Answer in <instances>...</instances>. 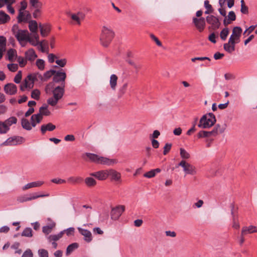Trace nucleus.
Wrapping results in <instances>:
<instances>
[{
  "instance_id": "nucleus-18",
  "label": "nucleus",
  "mask_w": 257,
  "mask_h": 257,
  "mask_svg": "<svg viewBox=\"0 0 257 257\" xmlns=\"http://www.w3.org/2000/svg\"><path fill=\"white\" fill-rule=\"evenodd\" d=\"M257 232V226L250 225L248 227L244 226L241 230V235L244 236L247 234Z\"/></svg>"
},
{
  "instance_id": "nucleus-56",
  "label": "nucleus",
  "mask_w": 257,
  "mask_h": 257,
  "mask_svg": "<svg viewBox=\"0 0 257 257\" xmlns=\"http://www.w3.org/2000/svg\"><path fill=\"white\" fill-rule=\"evenodd\" d=\"M8 68L12 72H15L18 69V66L17 64H9L8 65Z\"/></svg>"
},
{
  "instance_id": "nucleus-36",
  "label": "nucleus",
  "mask_w": 257,
  "mask_h": 257,
  "mask_svg": "<svg viewBox=\"0 0 257 257\" xmlns=\"http://www.w3.org/2000/svg\"><path fill=\"white\" fill-rule=\"evenodd\" d=\"M17 200L20 203H24L25 202L31 201V199L30 196V194H27L19 196L17 198Z\"/></svg>"
},
{
  "instance_id": "nucleus-31",
  "label": "nucleus",
  "mask_w": 257,
  "mask_h": 257,
  "mask_svg": "<svg viewBox=\"0 0 257 257\" xmlns=\"http://www.w3.org/2000/svg\"><path fill=\"white\" fill-rule=\"evenodd\" d=\"M21 125L24 129H25L27 131H30L32 130V126L31 123L29 121L25 118H23L21 119Z\"/></svg>"
},
{
  "instance_id": "nucleus-55",
  "label": "nucleus",
  "mask_w": 257,
  "mask_h": 257,
  "mask_svg": "<svg viewBox=\"0 0 257 257\" xmlns=\"http://www.w3.org/2000/svg\"><path fill=\"white\" fill-rule=\"evenodd\" d=\"M22 79V72L19 71L15 76L14 81L16 83H20Z\"/></svg>"
},
{
  "instance_id": "nucleus-45",
  "label": "nucleus",
  "mask_w": 257,
  "mask_h": 257,
  "mask_svg": "<svg viewBox=\"0 0 257 257\" xmlns=\"http://www.w3.org/2000/svg\"><path fill=\"white\" fill-rule=\"evenodd\" d=\"M17 61L21 67H24L27 63L26 58L21 56H19L17 58Z\"/></svg>"
},
{
  "instance_id": "nucleus-26",
  "label": "nucleus",
  "mask_w": 257,
  "mask_h": 257,
  "mask_svg": "<svg viewBox=\"0 0 257 257\" xmlns=\"http://www.w3.org/2000/svg\"><path fill=\"white\" fill-rule=\"evenodd\" d=\"M117 79L118 77L115 74H112L110 75L109 84L110 88L113 90H115L116 89Z\"/></svg>"
},
{
  "instance_id": "nucleus-57",
  "label": "nucleus",
  "mask_w": 257,
  "mask_h": 257,
  "mask_svg": "<svg viewBox=\"0 0 257 257\" xmlns=\"http://www.w3.org/2000/svg\"><path fill=\"white\" fill-rule=\"evenodd\" d=\"M27 41L29 42L32 45H33L34 46H36L37 45H39V44H40V42L39 41H37L36 40L32 38H31L30 35H29Z\"/></svg>"
},
{
  "instance_id": "nucleus-11",
  "label": "nucleus",
  "mask_w": 257,
  "mask_h": 257,
  "mask_svg": "<svg viewBox=\"0 0 257 257\" xmlns=\"http://www.w3.org/2000/svg\"><path fill=\"white\" fill-rule=\"evenodd\" d=\"M125 207L123 205H119L111 210L110 215L113 220L119 218L122 212L124 211Z\"/></svg>"
},
{
  "instance_id": "nucleus-21",
  "label": "nucleus",
  "mask_w": 257,
  "mask_h": 257,
  "mask_svg": "<svg viewBox=\"0 0 257 257\" xmlns=\"http://www.w3.org/2000/svg\"><path fill=\"white\" fill-rule=\"evenodd\" d=\"M39 27L40 29L41 35L42 37H46L50 32V26L48 24H39Z\"/></svg>"
},
{
  "instance_id": "nucleus-13",
  "label": "nucleus",
  "mask_w": 257,
  "mask_h": 257,
  "mask_svg": "<svg viewBox=\"0 0 257 257\" xmlns=\"http://www.w3.org/2000/svg\"><path fill=\"white\" fill-rule=\"evenodd\" d=\"M15 3V0H0V8L6 5L8 12L11 14H14L15 11L12 5Z\"/></svg>"
},
{
  "instance_id": "nucleus-39",
  "label": "nucleus",
  "mask_w": 257,
  "mask_h": 257,
  "mask_svg": "<svg viewBox=\"0 0 257 257\" xmlns=\"http://www.w3.org/2000/svg\"><path fill=\"white\" fill-rule=\"evenodd\" d=\"M85 183L88 187H92L96 184V181L92 177H87L85 179Z\"/></svg>"
},
{
  "instance_id": "nucleus-23",
  "label": "nucleus",
  "mask_w": 257,
  "mask_h": 257,
  "mask_svg": "<svg viewBox=\"0 0 257 257\" xmlns=\"http://www.w3.org/2000/svg\"><path fill=\"white\" fill-rule=\"evenodd\" d=\"M108 176H110L111 179L116 181H119L121 178L120 173L113 169L108 170Z\"/></svg>"
},
{
  "instance_id": "nucleus-43",
  "label": "nucleus",
  "mask_w": 257,
  "mask_h": 257,
  "mask_svg": "<svg viewBox=\"0 0 257 257\" xmlns=\"http://www.w3.org/2000/svg\"><path fill=\"white\" fill-rule=\"evenodd\" d=\"M40 91L37 89H35L33 90L31 92V97L36 100H39L40 96Z\"/></svg>"
},
{
  "instance_id": "nucleus-27",
  "label": "nucleus",
  "mask_w": 257,
  "mask_h": 257,
  "mask_svg": "<svg viewBox=\"0 0 257 257\" xmlns=\"http://www.w3.org/2000/svg\"><path fill=\"white\" fill-rule=\"evenodd\" d=\"M56 225V223L54 222H53L52 223H51V224H50L49 225H46V226H44L42 228V231L44 233H45V234H49V233H50L53 228L55 227Z\"/></svg>"
},
{
  "instance_id": "nucleus-47",
  "label": "nucleus",
  "mask_w": 257,
  "mask_h": 257,
  "mask_svg": "<svg viewBox=\"0 0 257 257\" xmlns=\"http://www.w3.org/2000/svg\"><path fill=\"white\" fill-rule=\"evenodd\" d=\"M241 9L240 11L242 14H247L248 13V7L245 5L244 0H241Z\"/></svg>"
},
{
  "instance_id": "nucleus-49",
  "label": "nucleus",
  "mask_w": 257,
  "mask_h": 257,
  "mask_svg": "<svg viewBox=\"0 0 257 257\" xmlns=\"http://www.w3.org/2000/svg\"><path fill=\"white\" fill-rule=\"evenodd\" d=\"M49 196V194L38 195V194H37V193L30 194V196L31 197V200L37 199L40 197H47Z\"/></svg>"
},
{
  "instance_id": "nucleus-7",
  "label": "nucleus",
  "mask_w": 257,
  "mask_h": 257,
  "mask_svg": "<svg viewBox=\"0 0 257 257\" xmlns=\"http://www.w3.org/2000/svg\"><path fill=\"white\" fill-rule=\"evenodd\" d=\"M25 142V139L20 136H13L9 138L4 142L2 146H16L23 144Z\"/></svg>"
},
{
  "instance_id": "nucleus-58",
  "label": "nucleus",
  "mask_w": 257,
  "mask_h": 257,
  "mask_svg": "<svg viewBox=\"0 0 257 257\" xmlns=\"http://www.w3.org/2000/svg\"><path fill=\"white\" fill-rule=\"evenodd\" d=\"M172 144L166 143L164 147L163 154L166 155L171 150Z\"/></svg>"
},
{
  "instance_id": "nucleus-46",
  "label": "nucleus",
  "mask_w": 257,
  "mask_h": 257,
  "mask_svg": "<svg viewBox=\"0 0 257 257\" xmlns=\"http://www.w3.org/2000/svg\"><path fill=\"white\" fill-rule=\"evenodd\" d=\"M36 64L40 70H44L45 68V61L43 59H38L36 61Z\"/></svg>"
},
{
  "instance_id": "nucleus-20",
  "label": "nucleus",
  "mask_w": 257,
  "mask_h": 257,
  "mask_svg": "<svg viewBox=\"0 0 257 257\" xmlns=\"http://www.w3.org/2000/svg\"><path fill=\"white\" fill-rule=\"evenodd\" d=\"M85 15L81 12H78L76 14H71V18L72 20L75 21L76 24L79 25L81 24V19H83Z\"/></svg>"
},
{
  "instance_id": "nucleus-50",
  "label": "nucleus",
  "mask_w": 257,
  "mask_h": 257,
  "mask_svg": "<svg viewBox=\"0 0 257 257\" xmlns=\"http://www.w3.org/2000/svg\"><path fill=\"white\" fill-rule=\"evenodd\" d=\"M42 8H35V11L33 13V16L35 19L39 18L41 15Z\"/></svg>"
},
{
  "instance_id": "nucleus-22",
  "label": "nucleus",
  "mask_w": 257,
  "mask_h": 257,
  "mask_svg": "<svg viewBox=\"0 0 257 257\" xmlns=\"http://www.w3.org/2000/svg\"><path fill=\"white\" fill-rule=\"evenodd\" d=\"M56 128V126L51 122L46 124H43L41 126V132L43 135L45 134L47 131H53Z\"/></svg>"
},
{
  "instance_id": "nucleus-5",
  "label": "nucleus",
  "mask_w": 257,
  "mask_h": 257,
  "mask_svg": "<svg viewBox=\"0 0 257 257\" xmlns=\"http://www.w3.org/2000/svg\"><path fill=\"white\" fill-rule=\"evenodd\" d=\"M114 33L110 29L104 26L102 28L100 41L101 45L105 47L108 46L114 37Z\"/></svg>"
},
{
  "instance_id": "nucleus-62",
  "label": "nucleus",
  "mask_w": 257,
  "mask_h": 257,
  "mask_svg": "<svg viewBox=\"0 0 257 257\" xmlns=\"http://www.w3.org/2000/svg\"><path fill=\"white\" fill-rule=\"evenodd\" d=\"M56 63L59 65L60 67H64L65 65L66 64L67 61L65 59H60V60H57L55 61Z\"/></svg>"
},
{
  "instance_id": "nucleus-48",
  "label": "nucleus",
  "mask_w": 257,
  "mask_h": 257,
  "mask_svg": "<svg viewBox=\"0 0 257 257\" xmlns=\"http://www.w3.org/2000/svg\"><path fill=\"white\" fill-rule=\"evenodd\" d=\"M67 181L71 183H77L82 181L81 177H70L68 178Z\"/></svg>"
},
{
  "instance_id": "nucleus-59",
  "label": "nucleus",
  "mask_w": 257,
  "mask_h": 257,
  "mask_svg": "<svg viewBox=\"0 0 257 257\" xmlns=\"http://www.w3.org/2000/svg\"><path fill=\"white\" fill-rule=\"evenodd\" d=\"M227 18L228 19L231 21H235L236 19V15L235 13L233 11L229 12L227 17Z\"/></svg>"
},
{
  "instance_id": "nucleus-12",
  "label": "nucleus",
  "mask_w": 257,
  "mask_h": 257,
  "mask_svg": "<svg viewBox=\"0 0 257 257\" xmlns=\"http://www.w3.org/2000/svg\"><path fill=\"white\" fill-rule=\"evenodd\" d=\"M193 23L197 29L200 32H202L205 27V19L203 17L199 18H193Z\"/></svg>"
},
{
  "instance_id": "nucleus-28",
  "label": "nucleus",
  "mask_w": 257,
  "mask_h": 257,
  "mask_svg": "<svg viewBox=\"0 0 257 257\" xmlns=\"http://www.w3.org/2000/svg\"><path fill=\"white\" fill-rule=\"evenodd\" d=\"M56 72V71L55 70H50L44 73L43 77H42L41 75H39V77H40L42 80L46 81L50 78L52 75L54 76Z\"/></svg>"
},
{
  "instance_id": "nucleus-40",
  "label": "nucleus",
  "mask_w": 257,
  "mask_h": 257,
  "mask_svg": "<svg viewBox=\"0 0 257 257\" xmlns=\"http://www.w3.org/2000/svg\"><path fill=\"white\" fill-rule=\"evenodd\" d=\"M180 154L182 159H189L190 158V154L187 152L184 148H181L180 149Z\"/></svg>"
},
{
  "instance_id": "nucleus-54",
  "label": "nucleus",
  "mask_w": 257,
  "mask_h": 257,
  "mask_svg": "<svg viewBox=\"0 0 257 257\" xmlns=\"http://www.w3.org/2000/svg\"><path fill=\"white\" fill-rule=\"evenodd\" d=\"M38 254L39 257H49L48 252L45 249H40L38 250Z\"/></svg>"
},
{
  "instance_id": "nucleus-4",
  "label": "nucleus",
  "mask_w": 257,
  "mask_h": 257,
  "mask_svg": "<svg viewBox=\"0 0 257 257\" xmlns=\"http://www.w3.org/2000/svg\"><path fill=\"white\" fill-rule=\"evenodd\" d=\"M215 116L212 113L203 115L200 118L198 126L201 128H208L213 126L216 122Z\"/></svg>"
},
{
  "instance_id": "nucleus-19",
  "label": "nucleus",
  "mask_w": 257,
  "mask_h": 257,
  "mask_svg": "<svg viewBox=\"0 0 257 257\" xmlns=\"http://www.w3.org/2000/svg\"><path fill=\"white\" fill-rule=\"evenodd\" d=\"M25 56L27 61H30L31 62L34 61L37 57V55L35 51L32 48L29 49L25 53Z\"/></svg>"
},
{
  "instance_id": "nucleus-42",
  "label": "nucleus",
  "mask_w": 257,
  "mask_h": 257,
  "mask_svg": "<svg viewBox=\"0 0 257 257\" xmlns=\"http://www.w3.org/2000/svg\"><path fill=\"white\" fill-rule=\"evenodd\" d=\"M30 4L33 9L42 8L43 4L40 0L34 1L30 2Z\"/></svg>"
},
{
  "instance_id": "nucleus-61",
  "label": "nucleus",
  "mask_w": 257,
  "mask_h": 257,
  "mask_svg": "<svg viewBox=\"0 0 257 257\" xmlns=\"http://www.w3.org/2000/svg\"><path fill=\"white\" fill-rule=\"evenodd\" d=\"M22 257H33V253L30 249H27L23 253Z\"/></svg>"
},
{
  "instance_id": "nucleus-60",
  "label": "nucleus",
  "mask_w": 257,
  "mask_h": 257,
  "mask_svg": "<svg viewBox=\"0 0 257 257\" xmlns=\"http://www.w3.org/2000/svg\"><path fill=\"white\" fill-rule=\"evenodd\" d=\"M24 11L19 10V15L17 17L18 22L21 23L24 21H25V19L24 18V14L23 12Z\"/></svg>"
},
{
  "instance_id": "nucleus-14",
  "label": "nucleus",
  "mask_w": 257,
  "mask_h": 257,
  "mask_svg": "<svg viewBox=\"0 0 257 257\" xmlns=\"http://www.w3.org/2000/svg\"><path fill=\"white\" fill-rule=\"evenodd\" d=\"M4 91L7 94L12 95L15 94L17 92V87L13 83H8L4 86Z\"/></svg>"
},
{
  "instance_id": "nucleus-51",
  "label": "nucleus",
  "mask_w": 257,
  "mask_h": 257,
  "mask_svg": "<svg viewBox=\"0 0 257 257\" xmlns=\"http://www.w3.org/2000/svg\"><path fill=\"white\" fill-rule=\"evenodd\" d=\"M33 118H35L36 122L39 123L41 121L43 117L42 115L40 113H39L38 114L32 115L31 116V119H33Z\"/></svg>"
},
{
  "instance_id": "nucleus-8",
  "label": "nucleus",
  "mask_w": 257,
  "mask_h": 257,
  "mask_svg": "<svg viewBox=\"0 0 257 257\" xmlns=\"http://www.w3.org/2000/svg\"><path fill=\"white\" fill-rule=\"evenodd\" d=\"M37 74H30L25 78L24 83L21 85L20 89L24 91L25 88H32L35 80H37Z\"/></svg>"
},
{
  "instance_id": "nucleus-10",
  "label": "nucleus",
  "mask_w": 257,
  "mask_h": 257,
  "mask_svg": "<svg viewBox=\"0 0 257 257\" xmlns=\"http://www.w3.org/2000/svg\"><path fill=\"white\" fill-rule=\"evenodd\" d=\"M207 23L210 25L211 28L214 30L218 29L220 26L219 19L213 15H209L206 18Z\"/></svg>"
},
{
  "instance_id": "nucleus-6",
  "label": "nucleus",
  "mask_w": 257,
  "mask_h": 257,
  "mask_svg": "<svg viewBox=\"0 0 257 257\" xmlns=\"http://www.w3.org/2000/svg\"><path fill=\"white\" fill-rule=\"evenodd\" d=\"M12 31L19 42L27 41L30 35L28 30L19 29L17 25L13 26Z\"/></svg>"
},
{
  "instance_id": "nucleus-53",
  "label": "nucleus",
  "mask_w": 257,
  "mask_h": 257,
  "mask_svg": "<svg viewBox=\"0 0 257 257\" xmlns=\"http://www.w3.org/2000/svg\"><path fill=\"white\" fill-rule=\"evenodd\" d=\"M127 87V83H125L123 84L122 86V87L119 89L118 91V94L120 97H121L122 95H123L126 90V88Z\"/></svg>"
},
{
  "instance_id": "nucleus-25",
  "label": "nucleus",
  "mask_w": 257,
  "mask_h": 257,
  "mask_svg": "<svg viewBox=\"0 0 257 257\" xmlns=\"http://www.w3.org/2000/svg\"><path fill=\"white\" fill-rule=\"evenodd\" d=\"M64 232L65 230H63L57 234L50 235L47 236V239L49 242H51L52 241L56 242L62 237L63 234L64 233Z\"/></svg>"
},
{
  "instance_id": "nucleus-38",
  "label": "nucleus",
  "mask_w": 257,
  "mask_h": 257,
  "mask_svg": "<svg viewBox=\"0 0 257 257\" xmlns=\"http://www.w3.org/2000/svg\"><path fill=\"white\" fill-rule=\"evenodd\" d=\"M78 247V244L77 243H73L69 245L68 246L66 249V254L67 255H69L71 252H72L74 250L77 248Z\"/></svg>"
},
{
  "instance_id": "nucleus-15",
  "label": "nucleus",
  "mask_w": 257,
  "mask_h": 257,
  "mask_svg": "<svg viewBox=\"0 0 257 257\" xmlns=\"http://www.w3.org/2000/svg\"><path fill=\"white\" fill-rule=\"evenodd\" d=\"M90 175L95 177L99 180H104L108 177V170L91 173L90 174Z\"/></svg>"
},
{
  "instance_id": "nucleus-34",
  "label": "nucleus",
  "mask_w": 257,
  "mask_h": 257,
  "mask_svg": "<svg viewBox=\"0 0 257 257\" xmlns=\"http://www.w3.org/2000/svg\"><path fill=\"white\" fill-rule=\"evenodd\" d=\"M10 16L5 13L4 11L0 12V23L4 24L9 21Z\"/></svg>"
},
{
  "instance_id": "nucleus-32",
  "label": "nucleus",
  "mask_w": 257,
  "mask_h": 257,
  "mask_svg": "<svg viewBox=\"0 0 257 257\" xmlns=\"http://www.w3.org/2000/svg\"><path fill=\"white\" fill-rule=\"evenodd\" d=\"M29 28L32 33L37 32L38 24L36 21L31 20L29 22Z\"/></svg>"
},
{
  "instance_id": "nucleus-3",
  "label": "nucleus",
  "mask_w": 257,
  "mask_h": 257,
  "mask_svg": "<svg viewBox=\"0 0 257 257\" xmlns=\"http://www.w3.org/2000/svg\"><path fill=\"white\" fill-rule=\"evenodd\" d=\"M85 155L91 162L95 163L110 166L117 163V161L115 159H110L107 158L100 157L94 154L87 153Z\"/></svg>"
},
{
  "instance_id": "nucleus-24",
  "label": "nucleus",
  "mask_w": 257,
  "mask_h": 257,
  "mask_svg": "<svg viewBox=\"0 0 257 257\" xmlns=\"http://www.w3.org/2000/svg\"><path fill=\"white\" fill-rule=\"evenodd\" d=\"M42 181H37L29 183L24 186L22 188L23 190H26L31 188L40 187L43 184Z\"/></svg>"
},
{
  "instance_id": "nucleus-64",
  "label": "nucleus",
  "mask_w": 257,
  "mask_h": 257,
  "mask_svg": "<svg viewBox=\"0 0 257 257\" xmlns=\"http://www.w3.org/2000/svg\"><path fill=\"white\" fill-rule=\"evenodd\" d=\"M224 78L226 80H231L235 79V76L230 73H227L224 74Z\"/></svg>"
},
{
  "instance_id": "nucleus-44",
  "label": "nucleus",
  "mask_w": 257,
  "mask_h": 257,
  "mask_svg": "<svg viewBox=\"0 0 257 257\" xmlns=\"http://www.w3.org/2000/svg\"><path fill=\"white\" fill-rule=\"evenodd\" d=\"M16 54V51L15 50H14L13 49H11L9 50L7 52V55H8L9 60L11 61H13Z\"/></svg>"
},
{
  "instance_id": "nucleus-37",
  "label": "nucleus",
  "mask_w": 257,
  "mask_h": 257,
  "mask_svg": "<svg viewBox=\"0 0 257 257\" xmlns=\"http://www.w3.org/2000/svg\"><path fill=\"white\" fill-rule=\"evenodd\" d=\"M229 30L228 28H223L220 33V37L222 40L225 41L226 40L227 36L229 34Z\"/></svg>"
},
{
  "instance_id": "nucleus-29",
  "label": "nucleus",
  "mask_w": 257,
  "mask_h": 257,
  "mask_svg": "<svg viewBox=\"0 0 257 257\" xmlns=\"http://www.w3.org/2000/svg\"><path fill=\"white\" fill-rule=\"evenodd\" d=\"M213 133H214L213 131H200L198 135V138H208L210 137L211 136H214Z\"/></svg>"
},
{
  "instance_id": "nucleus-33",
  "label": "nucleus",
  "mask_w": 257,
  "mask_h": 257,
  "mask_svg": "<svg viewBox=\"0 0 257 257\" xmlns=\"http://www.w3.org/2000/svg\"><path fill=\"white\" fill-rule=\"evenodd\" d=\"M18 121L17 118L15 116H11L4 121V122L8 127L12 125L16 124Z\"/></svg>"
},
{
  "instance_id": "nucleus-52",
  "label": "nucleus",
  "mask_w": 257,
  "mask_h": 257,
  "mask_svg": "<svg viewBox=\"0 0 257 257\" xmlns=\"http://www.w3.org/2000/svg\"><path fill=\"white\" fill-rule=\"evenodd\" d=\"M39 48L41 51L42 52H45V49L44 46H48V43L45 40H43L40 42L39 44Z\"/></svg>"
},
{
  "instance_id": "nucleus-16",
  "label": "nucleus",
  "mask_w": 257,
  "mask_h": 257,
  "mask_svg": "<svg viewBox=\"0 0 257 257\" xmlns=\"http://www.w3.org/2000/svg\"><path fill=\"white\" fill-rule=\"evenodd\" d=\"M66 78V75L64 72L56 71L54 75L53 80L55 83L62 82L65 83V80Z\"/></svg>"
},
{
  "instance_id": "nucleus-35",
  "label": "nucleus",
  "mask_w": 257,
  "mask_h": 257,
  "mask_svg": "<svg viewBox=\"0 0 257 257\" xmlns=\"http://www.w3.org/2000/svg\"><path fill=\"white\" fill-rule=\"evenodd\" d=\"M10 128L8 127L4 121H0V134H6L10 130Z\"/></svg>"
},
{
  "instance_id": "nucleus-63",
  "label": "nucleus",
  "mask_w": 257,
  "mask_h": 257,
  "mask_svg": "<svg viewBox=\"0 0 257 257\" xmlns=\"http://www.w3.org/2000/svg\"><path fill=\"white\" fill-rule=\"evenodd\" d=\"M144 176L146 178H151L155 176L154 172L153 170H151V171L146 173L144 174Z\"/></svg>"
},
{
  "instance_id": "nucleus-9",
  "label": "nucleus",
  "mask_w": 257,
  "mask_h": 257,
  "mask_svg": "<svg viewBox=\"0 0 257 257\" xmlns=\"http://www.w3.org/2000/svg\"><path fill=\"white\" fill-rule=\"evenodd\" d=\"M178 166H181L183 169V171L186 174L194 175L196 173L195 167L191 164L182 160L178 164Z\"/></svg>"
},
{
  "instance_id": "nucleus-17",
  "label": "nucleus",
  "mask_w": 257,
  "mask_h": 257,
  "mask_svg": "<svg viewBox=\"0 0 257 257\" xmlns=\"http://www.w3.org/2000/svg\"><path fill=\"white\" fill-rule=\"evenodd\" d=\"M78 230L79 233L84 236V239L86 241L89 242L92 240V234L90 231L81 227H78Z\"/></svg>"
},
{
  "instance_id": "nucleus-30",
  "label": "nucleus",
  "mask_w": 257,
  "mask_h": 257,
  "mask_svg": "<svg viewBox=\"0 0 257 257\" xmlns=\"http://www.w3.org/2000/svg\"><path fill=\"white\" fill-rule=\"evenodd\" d=\"M39 113L42 115L49 116L50 115L51 112L48 109V105L46 104H44L41 107L39 108Z\"/></svg>"
},
{
  "instance_id": "nucleus-1",
  "label": "nucleus",
  "mask_w": 257,
  "mask_h": 257,
  "mask_svg": "<svg viewBox=\"0 0 257 257\" xmlns=\"http://www.w3.org/2000/svg\"><path fill=\"white\" fill-rule=\"evenodd\" d=\"M242 31V29L240 27L236 26L233 28L232 34L229 38L228 42L223 45L225 51L231 53L235 50V44L240 42Z\"/></svg>"
},
{
  "instance_id": "nucleus-41",
  "label": "nucleus",
  "mask_w": 257,
  "mask_h": 257,
  "mask_svg": "<svg viewBox=\"0 0 257 257\" xmlns=\"http://www.w3.org/2000/svg\"><path fill=\"white\" fill-rule=\"evenodd\" d=\"M22 236L31 237L33 236L32 229L30 227L26 228L21 234Z\"/></svg>"
},
{
  "instance_id": "nucleus-2",
  "label": "nucleus",
  "mask_w": 257,
  "mask_h": 257,
  "mask_svg": "<svg viewBox=\"0 0 257 257\" xmlns=\"http://www.w3.org/2000/svg\"><path fill=\"white\" fill-rule=\"evenodd\" d=\"M65 83H61L60 86L56 87L53 90V97L47 99V103L52 106H55L58 101L61 99L64 94Z\"/></svg>"
}]
</instances>
